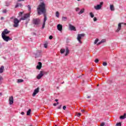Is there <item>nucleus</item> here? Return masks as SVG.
Wrapping results in <instances>:
<instances>
[{
    "label": "nucleus",
    "instance_id": "obj_16",
    "mask_svg": "<svg viewBox=\"0 0 126 126\" xmlns=\"http://www.w3.org/2000/svg\"><path fill=\"white\" fill-rule=\"evenodd\" d=\"M9 104L12 105L13 104V96H11L9 97Z\"/></svg>",
    "mask_w": 126,
    "mask_h": 126
},
{
    "label": "nucleus",
    "instance_id": "obj_38",
    "mask_svg": "<svg viewBox=\"0 0 126 126\" xmlns=\"http://www.w3.org/2000/svg\"><path fill=\"white\" fill-rule=\"evenodd\" d=\"M95 63H98L99 62V60L98 59H95V61H94Z\"/></svg>",
    "mask_w": 126,
    "mask_h": 126
},
{
    "label": "nucleus",
    "instance_id": "obj_53",
    "mask_svg": "<svg viewBox=\"0 0 126 126\" xmlns=\"http://www.w3.org/2000/svg\"><path fill=\"white\" fill-rule=\"evenodd\" d=\"M19 6H22V5L21 4V5H19Z\"/></svg>",
    "mask_w": 126,
    "mask_h": 126
},
{
    "label": "nucleus",
    "instance_id": "obj_12",
    "mask_svg": "<svg viewBox=\"0 0 126 126\" xmlns=\"http://www.w3.org/2000/svg\"><path fill=\"white\" fill-rule=\"evenodd\" d=\"M41 52L42 51H41L40 50H37L35 54V58H39V57H41Z\"/></svg>",
    "mask_w": 126,
    "mask_h": 126
},
{
    "label": "nucleus",
    "instance_id": "obj_59",
    "mask_svg": "<svg viewBox=\"0 0 126 126\" xmlns=\"http://www.w3.org/2000/svg\"><path fill=\"white\" fill-rule=\"evenodd\" d=\"M59 109H61V107H59Z\"/></svg>",
    "mask_w": 126,
    "mask_h": 126
},
{
    "label": "nucleus",
    "instance_id": "obj_4",
    "mask_svg": "<svg viewBox=\"0 0 126 126\" xmlns=\"http://www.w3.org/2000/svg\"><path fill=\"white\" fill-rule=\"evenodd\" d=\"M84 36H85V34H84V33L78 34L77 39L79 43H80V44H82V41H81V38L84 37Z\"/></svg>",
    "mask_w": 126,
    "mask_h": 126
},
{
    "label": "nucleus",
    "instance_id": "obj_2",
    "mask_svg": "<svg viewBox=\"0 0 126 126\" xmlns=\"http://www.w3.org/2000/svg\"><path fill=\"white\" fill-rule=\"evenodd\" d=\"M47 73L46 71H40V73L37 75L36 78L37 79H41V78H42V77H43V76H44V75L47 74Z\"/></svg>",
    "mask_w": 126,
    "mask_h": 126
},
{
    "label": "nucleus",
    "instance_id": "obj_39",
    "mask_svg": "<svg viewBox=\"0 0 126 126\" xmlns=\"http://www.w3.org/2000/svg\"><path fill=\"white\" fill-rule=\"evenodd\" d=\"M77 117H80V116H81V113H77Z\"/></svg>",
    "mask_w": 126,
    "mask_h": 126
},
{
    "label": "nucleus",
    "instance_id": "obj_20",
    "mask_svg": "<svg viewBox=\"0 0 126 126\" xmlns=\"http://www.w3.org/2000/svg\"><path fill=\"white\" fill-rule=\"evenodd\" d=\"M126 114L125 113L124 114V115L120 116V119L121 120H125V119H126Z\"/></svg>",
    "mask_w": 126,
    "mask_h": 126
},
{
    "label": "nucleus",
    "instance_id": "obj_6",
    "mask_svg": "<svg viewBox=\"0 0 126 126\" xmlns=\"http://www.w3.org/2000/svg\"><path fill=\"white\" fill-rule=\"evenodd\" d=\"M3 40H4V41H5V42H8V41H10L11 40H12V39L11 38H10L9 36H7L6 35H2L1 36Z\"/></svg>",
    "mask_w": 126,
    "mask_h": 126
},
{
    "label": "nucleus",
    "instance_id": "obj_1",
    "mask_svg": "<svg viewBox=\"0 0 126 126\" xmlns=\"http://www.w3.org/2000/svg\"><path fill=\"white\" fill-rule=\"evenodd\" d=\"M37 10L38 15H41L42 13L44 14V22L46 23V21H47V17L46 16V4H45L44 2H41L38 5Z\"/></svg>",
    "mask_w": 126,
    "mask_h": 126
},
{
    "label": "nucleus",
    "instance_id": "obj_58",
    "mask_svg": "<svg viewBox=\"0 0 126 126\" xmlns=\"http://www.w3.org/2000/svg\"><path fill=\"white\" fill-rule=\"evenodd\" d=\"M97 86H99V85H97Z\"/></svg>",
    "mask_w": 126,
    "mask_h": 126
},
{
    "label": "nucleus",
    "instance_id": "obj_30",
    "mask_svg": "<svg viewBox=\"0 0 126 126\" xmlns=\"http://www.w3.org/2000/svg\"><path fill=\"white\" fill-rule=\"evenodd\" d=\"M98 41H99V39L96 38L94 42V44H97V43H98Z\"/></svg>",
    "mask_w": 126,
    "mask_h": 126
},
{
    "label": "nucleus",
    "instance_id": "obj_28",
    "mask_svg": "<svg viewBox=\"0 0 126 126\" xmlns=\"http://www.w3.org/2000/svg\"><path fill=\"white\" fill-rule=\"evenodd\" d=\"M90 15L91 17H92V18H93V17H94V14H93V13L92 12L90 13Z\"/></svg>",
    "mask_w": 126,
    "mask_h": 126
},
{
    "label": "nucleus",
    "instance_id": "obj_8",
    "mask_svg": "<svg viewBox=\"0 0 126 126\" xmlns=\"http://www.w3.org/2000/svg\"><path fill=\"white\" fill-rule=\"evenodd\" d=\"M10 31L7 30V29H5L1 33V36H6L7 34H9Z\"/></svg>",
    "mask_w": 126,
    "mask_h": 126
},
{
    "label": "nucleus",
    "instance_id": "obj_32",
    "mask_svg": "<svg viewBox=\"0 0 126 126\" xmlns=\"http://www.w3.org/2000/svg\"><path fill=\"white\" fill-rule=\"evenodd\" d=\"M28 8H29V11H30V12H31V7L30 6V5H28Z\"/></svg>",
    "mask_w": 126,
    "mask_h": 126
},
{
    "label": "nucleus",
    "instance_id": "obj_35",
    "mask_svg": "<svg viewBox=\"0 0 126 126\" xmlns=\"http://www.w3.org/2000/svg\"><path fill=\"white\" fill-rule=\"evenodd\" d=\"M1 80H2V77L0 76V85L1 84Z\"/></svg>",
    "mask_w": 126,
    "mask_h": 126
},
{
    "label": "nucleus",
    "instance_id": "obj_52",
    "mask_svg": "<svg viewBox=\"0 0 126 126\" xmlns=\"http://www.w3.org/2000/svg\"><path fill=\"white\" fill-rule=\"evenodd\" d=\"M55 101H56V102H58V101H59V100L58 99H55Z\"/></svg>",
    "mask_w": 126,
    "mask_h": 126
},
{
    "label": "nucleus",
    "instance_id": "obj_17",
    "mask_svg": "<svg viewBox=\"0 0 126 126\" xmlns=\"http://www.w3.org/2000/svg\"><path fill=\"white\" fill-rule=\"evenodd\" d=\"M66 53L65 54V57L67 56L69 54V49H68V47H66L65 48Z\"/></svg>",
    "mask_w": 126,
    "mask_h": 126
},
{
    "label": "nucleus",
    "instance_id": "obj_27",
    "mask_svg": "<svg viewBox=\"0 0 126 126\" xmlns=\"http://www.w3.org/2000/svg\"><path fill=\"white\" fill-rule=\"evenodd\" d=\"M19 5H21V3H17L16 5L15 6V8L17 7H19Z\"/></svg>",
    "mask_w": 126,
    "mask_h": 126
},
{
    "label": "nucleus",
    "instance_id": "obj_34",
    "mask_svg": "<svg viewBox=\"0 0 126 126\" xmlns=\"http://www.w3.org/2000/svg\"><path fill=\"white\" fill-rule=\"evenodd\" d=\"M22 14H23V12H20L19 13V16H22Z\"/></svg>",
    "mask_w": 126,
    "mask_h": 126
},
{
    "label": "nucleus",
    "instance_id": "obj_37",
    "mask_svg": "<svg viewBox=\"0 0 126 126\" xmlns=\"http://www.w3.org/2000/svg\"><path fill=\"white\" fill-rule=\"evenodd\" d=\"M10 4V2H6V6H9Z\"/></svg>",
    "mask_w": 126,
    "mask_h": 126
},
{
    "label": "nucleus",
    "instance_id": "obj_31",
    "mask_svg": "<svg viewBox=\"0 0 126 126\" xmlns=\"http://www.w3.org/2000/svg\"><path fill=\"white\" fill-rule=\"evenodd\" d=\"M67 19V18H66L65 17H63V18H62V19H63V21H66Z\"/></svg>",
    "mask_w": 126,
    "mask_h": 126
},
{
    "label": "nucleus",
    "instance_id": "obj_54",
    "mask_svg": "<svg viewBox=\"0 0 126 126\" xmlns=\"http://www.w3.org/2000/svg\"><path fill=\"white\" fill-rule=\"evenodd\" d=\"M1 45L0 43V48H1Z\"/></svg>",
    "mask_w": 126,
    "mask_h": 126
},
{
    "label": "nucleus",
    "instance_id": "obj_50",
    "mask_svg": "<svg viewBox=\"0 0 126 126\" xmlns=\"http://www.w3.org/2000/svg\"><path fill=\"white\" fill-rule=\"evenodd\" d=\"M24 114H25V113H24V112H21V115H24Z\"/></svg>",
    "mask_w": 126,
    "mask_h": 126
},
{
    "label": "nucleus",
    "instance_id": "obj_49",
    "mask_svg": "<svg viewBox=\"0 0 126 126\" xmlns=\"http://www.w3.org/2000/svg\"><path fill=\"white\" fill-rule=\"evenodd\" d=\"M10 19H14V17H12L10 18Z\"/></svg>",
    "mask_w": 126,
    "mask_h": 126
},
{
    "label": "nucleus",
    "instance_id": "obj_19",
    "mask_svg": "<svg viewBox=\"0 0 126 126\" xmlns=\"http://www.w3.org/2000/svg\"><path fill=\"white\" fill-rule=\"evenodd\" d=\"M105 42H106V39H102L100 42H98L97 44V46H99V45H101V44H102V43H105Z\"/></svg>",
    "mask_w": 126,
    "mask_h": 126
},
{
    "label": "nucleus",
    "instance_id": "obj_13",
    "mask_svg": "<svg viewBox=\"0 0 126 126\" xmlns=\"http://www.w3.org/2000/svg\"><path fill=\"white\" fill-rule=\"evenodd\" d=\"M69 27L70 28V30L72 31H76V29L75 28V27L72 26V25L71 24H69Z\"/></svg>",
    "mask_w": 126,
    "mask_h": 126
},
{
    "label": "nucleus",
    "instance_id": "obj_26",
    "mask_svg": "<svg viewBox=\"0 0 126 126\" xmlns=\"http://www.w3.org/2000/svg\"><path fill=\"white\" fill-rule=\"evenodd\" d=\"M23 81H24V80L23 79H18L17 82L18 83H20L21 82H23Z\"/></svg>",
    "mask_w": 126,
    "mask_h": 126
},
{
    "label": "nucleus",
    "instance_id": "obj_55",
    "mask_svg": "<svg viewBox=\"0 0 126 126\" xmlns=\"http://www.w3.org/2000/svg\"><path fill=\"white\" fill-rule=\"evenodd\" d=\"M78 0V1H80V0Z\"/></svg>",
    "mask_w": 126,
    "mask_h": 126
},
{
    "label": "nucleus",
    "instance_id": "obj_36",
    "mask_svg": "<svg viewBox=\"0 0 126 126\" xmlns=\"http://www.w3.org/2000/svg\"><path fill=\"white\" fill-rule=\"evenodd\" d=\"M116 126H122V124H121V123H117L116 124Z\"/></svg>",
    "mask_w": 126,
    "mask_h": 126
},
{
    "label": "nucleus",
    "instance_id": "obj_18",
    "mask_svg": "<svg viewBox=\"0 0 126 126\" xmlns=\"http://www.w3.org/2000/svg\"><path fill=\"white\" fill-rule=\"evenodd\" d=\"M110 8L112 11H114V10H115V6H114L113 4L110 5Z\"/></svg>",
    "mask_w": 126,
    "mask_h": 126
},
{
    "label": "nucleus",
    "instance_id": "obj_47",
    "mask_svg": "<svg viewBox=\"0 0 126 126\" xmlns=\"http://www.w3.org/2000/svg\"><path fill=\"white\" fill-rule=\"evenodd\" d=\"M81 112H82V113H84L85 111H84V110H82Z\"/></svg>",
    "mask_w": 126,
    "mask_h": 126
},
{
    "label": "nucleus",
    "instance_id": "obj_33",
    "mask_svg": "<svg viewBox=\"0 0 126 126\" xmlns=\"http://www.w3.org/2000/svg\"><path fill=\"white\" fill-rule=\"evenodd\" d=\"M46 25V23L45 22H43V24L42 25V29H44V28H45V25Z\"/></svg>",
    "mask_w": 126,
    "mask_h": 126
},
{
    "label": "nucleus",
    "instance_id": "obj_43",
    "mask_svg": "<svg viewBox=\"0 0 126 126\" xmlns=\"http://www.w3.org/2000/svg\"><path fill=\"white\" fill-rule=\"evenodd\" d=\"M94 21H97V18L96 17H94Z\"/></svg>",
    "mask_w": 126,
    "mask_h": 126
},
{
    "label": "nucleus",
    "instance_id": "obj_48",
    "mask_svg": "<svg viewBox=\"0 0 126 126\" xmlns=\"http://www.w3.org/2000/svg\"><path fill=\"white\" fill-rule=\"evenodd\" d=\"M24 1V0H18V1Z\"/></svg>",
    "mask_w": 126,
    "mask_h": 126
},
{
    "label": "nucleus",
    "instance_id": "obj_25",
    "mask_svg": "<svg viewBox=\"0 0 126 126\" xmlns=\"http://www.w3.org/2000/svg\"><path fill=\"white\" fill-rule=\"evenodd\" d=\"M64 52H65V49H61L60 50V52L62 54H63V53H64Z\"/></svg>",
    "mask_w": 126,
    "mask_h": 126
},
{
    "label": "nucleus",
    "instance_id": "obj_23",
    "mask_svg": "<svg viewBox=\"0 0 126 126\" xmlns=\"http://www.w3.org/2000/svg\"><path fill=\"white\" fill-rule=\"evenodd\" d=\"M85 10V9H84V8L82 9L79 12V14H82V13H83L84 12V11Z\"/></svg>",
    "mask_w": 126,
    "mask_h": 126
},
{
    "label": "nucleus",
    "instance_id": "obj_51",
    "mask_svg": "<svg viewBox=\"0 0 126 126\" xmlns=\"http://www.w3.org/2000/svg\"><path fill=\"white\" fill-rule=\"evenodd\" d=\"M91 96H88L87 97V98H88V99H89V98H91Z\"/></svg>",
    "mask_w": 126,
    "mask_h": 126
},
{
    "label": "nucleus",
    "instance_id": "obj_9",
    "mask_svg": "<svg viewBox=\"0 0 126 126\" xmlns=\"http://www.w3.org/2000/svg\"><path fill=\"white\" fill-rule=\"evenodd\" d=\"M39 90H40V88L39 87L37 88L36 89L34 90L32 94L33 97H35V96H36V94L39 93Z\"/></svg>",
    "mask_w": 126,
    "mask_h": 126
},
{
    "label": "nucleus",
    "instance_id": "obj_44",
    "mask_svg": "<svg viewBox=\"0 0 126 126\" xmlns=\"http://www.w3.org/2000/svg\"><path fill=\"white\" fill-rule=\"evenodd\" d=\"M49 39H50V40H52V39H53V36L50 35V36H49Z\"/></svg>",
    "mask_w": 126,
    "mask_h": 126
},
{
    "label": "nucleus",
    "instance_id": "obj_56",
    "mask_svg": "<svg viewBox=\"0 0 126 126\" xmlns=\"http://www.w3.org/2000/svg\"><path fill=\"white\" fill-rule=\"evenodd\" d=\"M0 96H1V93H0Z\"/></svg>",
    "mask_w": 126,
    "mask_h": 126
},
{
    "label": "nucleus",
    "instance_id": "obj_14",
    "mask_svg": "<svg viewBox=\"0 0 126 126\" xmlns=\"http://www.w3.org/2000/svg\"><path fill=\"white\" fill-rule=\"evenodd\" d=\"M36 68L37 69H41L42 68V63L41 62H38V65L36 66Z\"/></svg>",
    "mask_w": 126,
    "mask_h": 126
},
{
    "label": "nucleus",
    "instance_id": "obj_42",
    "mask_svg": "<svg viewBox=\"0 0 126 126\" xmlns=\"http://www.w3.org/2000/svg\"><path fill=\"white\" fill-rule=\"evenodd\" d=\"M57 105H59V102H57V103L53 104V106H57Z\"/></svg>",
    "mask_w": 126,
    "mask_h": 126
},
{
    "label": "nucleus",
    "instance_id": "obj_41",
    "mask_svg": "<svg viewBox=\"0 0 126 126\" xmlns=\"http://www.w3.org/2000/svg\"><path fill=\"white\" fill-rule=\"evenodd\" d=\"M7 11H6V9H4V10H3V13H6V12H7Z\"/></svg>",
    "mask_w": 126,
    "mask_h": 126
},
{
    "label": "nucleus",
    "instance_id": "obj_63",
    "mask_svg": "<svg viewBox=\"0 0 126 126\" xmlns=\"http://www.w3.org/2000/svg\"><path fill=\"white\" fill-rule=\"evenodd\" d=\"M55 126H57V125H55Z\"/></svg>",
    "mask_w": 126,
    "mask_h": 126
},
{
    "label": "nucleus",
    "instance_id": "obj_61",
    "mask_svg": "<svg viewBox=\"0 0 126 126\" xmlns=\"http://www.w3.org/2000/svg\"><path fill=\"white\" fill-rule=\"evenodd\" d=\"M1 19H3V18H1Z\"/></svg>",
    "mask_w": 126,
    "mask_h": 126
},
{
    "label": "nucleus",
    "instance_id": "obj_29",
    "mask_svg": "<svg viewBox=\"0 0 126 126\" xmlns=\"http://www.w3.org/2000/svg\"><path fill=\"white\" fill-rule=\"evenodd\" d=\"M102 64L104 66H107L108 65V63L106 62H103Z\"/></svg>",
    "mask_w": 126,
    "mask_h": 126
},
{
    "label": "nucleus",
    "instance_id": "obj_60",
    "mask_svg": "<svg viewBox=\"0 0 126 126\" xmlns=\"http://www.w3.org/2000/svg\"><path fill=\"white\" fill-rule=\"evenodd\" d=\"M29 20H30V19L28 20V21H29Z\"/></svg>",
    "mask_w": 126,
    "mask_h": 126
},
{
    "label": "nucleus",
    "instance_id": "obj_5",
    "mask_svg": "<svg viewBox=\"0 0 126 126\" xmlns=\"http://www.w3.org/2000/svg\"><path fill=\"white\" fill-rule=\"evenodd\" d=\"M19 22H20V21H19L17 18H15L14 19V25L13 27L16 28L18 27V24H19Z\"/></svg>",
    "mask_w": 126,
    "mask_h": 126
},
{
    "label": "nucleus",
    "instance_id": "obj_45",
    "mask_svg": "<svg viewBox=\"0 0 126 126\" xmlns=\"http://www.w3.org/2000/svg\"><path fill=\"white\" fill-rule=\"evenodd\" d=\"M78 10H79V8L78 7L76 8V11H78Z\"/></svg>",
    "mask_w": 126,
    "mask_h": 126
},
{
    "label": "nucleus",
    "instance_id": "obj_57",
    "mask_svg": "<svg viewBox=\"0 0 126 126\" xmlns=\"http://www.w3.org/2000/svg\"><path fill=\"white\" fill-rule=\"evenodd\" d=\"M45 48H47V46H45Z\"/></svg>",
    "mask_w": 126,
    "mask_h": 126
},
{
    "label": "nucleus",
    "instance_id": "obj_21",
    "mask_svg": "<svg viewBox=\"0 0 126 126\" xmlns=\"http://www.w3.org/2000/svg\"><path fill=\"white\" fill-rule=\"evenodd\" d=\"M3 69H4V67L3 66H1L0 67V73H2V72H3Z\"/></svg>",
    "mask_w": 126,
    "mask_h": 126
},
{
    "label": "nucleus",
    "instance_id": "obj_3",
    "mask_svg": "<svg viewBox=\"0 0 126 126\" xmlns=\"http://www.w3.org/2000/svg\"><path fill=\"white\" fill-rule=\"evenodd\" d=\"M30 13L24 14V16L20 18V20H26L27 19H28V18H30Z\"/></svg>",
    "mask_w": 126,
    "mask_h": 126
},
{
    "label": "nucleus",
    "instance_id": "obj_10",
    "mask_svg": "<svg viewBox=\"0 0 126 126\" xmlns=\"http://www.w3.org/2000/svg\"><path fill=\"white\" fill-rule=\"evenodd\" d=\"M122 24H124V25H126V23H120L118 24V28L116 32H119V31H120L121 29H122Z\"/></svg>",
    "mask_w": 126,
    "mask_h": 126
},
{
    "label": "nucleus",
    "instance_id": "obj_22",
    "mask_svg": "<svg viewBox=\"0 0 126 126\" xmlns=\"http://www.w3.org/2000/svg\"><path fill=\"white\" fill-rule=\"evenodd\" d=\"M31 114V109H29L27 112V116H30Z\"/></svg>",
    "mask_w": 126,
    "mask_h": 126
},
{
    "label": "nucleus",
    "instance_id": "obj_15",
    "mask_svg": "<svg viewBox=\"0 0 126 126\" xmlns=\"http://www.w3.org/2000/svg\"><path fill=\"white\" fill-rule=\"evenodd\" d=\"M57 29L59 31H62L63 30V25L59 24L57 25Z\"/></svg>",
    "mask_w": 126,
    "mask_h": 126
},
{
    "label": "nucleus",
    "instance_id": "obj_40",
    "mask_svg": "<svg viewBox=\"0 0 126 126\" xmlns=\"http://www.w3.org/2000/svg\"><path fill=\"white\" fill-rule=\"evenodd\" d=\"M105 126V123H101V124H100V126Z\"/></svg>",
    "mask_w": 126,
    "mask_h": 126
},
{
    "label": "nucleus",
    "instance_id": "obj_11",
    "mask_svg": "<svg viewBox=\"0 0 126 126\" xmlns=\"http://www.w3.org/2000/svg\"><path fill=\"white\" fill-rule=\"evenodd\" d=\"M32 22L35 25H38L40 22V20L39 19H33Z\"/></svg>",
    "mask_w": 126,
    "mask_h": 126
},
{
    "label": "nucleus",
    "instance_id": "obj_46",
    "mask_svg": "<svg viewBox=\"0 0 126 126\" xmlns=\"http://www.w3.org/2000/svg\"><path fill=\"white\" fill-rule=\"evenodd\" d=\"M63 109L64 110H65V109H66V106H63Z\"/></svg>",
    "mask_w": 126,
    "mask_h": 126
},
{
    "label": "nucleus",
    "instance_id": "obj_7",
    "mask_svg": "<svg viewBox=\"0 0 126 126\" xmlns=\"http://www.w3.org/2000/svg\"><path fill=\"white\" fill-rule=\"evenodd\" d=\"M103 3H104L103 2H100L99 4L97 5L96 6H94V7L95 9L96 10H99V9H101L102 8V5H103Z\"/></svg>",
    "mask_w": 126,
    "mask_h": 126
},
{
    "label": "nucleus",
    "instance_id": "obj_62",
    "mask_svg": "<svg viewBox=\"0 0 126 126\" xmlns=\"http://www.w3.org/2000/svg\"><path fill=\"white\" fill-rule=\"evenodd\" d=\"M1 19H3V18H1Z\"/></svg>",
    "mask_w": 126,
    "mask_h": 126
},
{
    "label": "nucleus",
    "instance_id": "obj_24",
    "mask_svg": "<svg viewBox=\"0 0 126 126\" xmlns=\"http://www.w3.org/2000/svg\"><path fill=\"white\" fill-rule=\"evenodd\" d=\"M56 17H60V13L59 12V11H57L56 13Z\"/></svg>",
    "mask_w": 126,
    "mask_h": 126
}]
</instances>
